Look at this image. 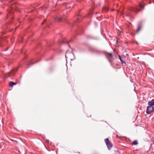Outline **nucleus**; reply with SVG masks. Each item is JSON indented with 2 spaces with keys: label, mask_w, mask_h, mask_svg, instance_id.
<instances>
[{
  "label": "nucleus",
  "mask_w": 154,
  "mask_h": 154,
  "mask_svg": "<svg viewBox=\"0 0 154 154\" xmlns=\"http://www.w3.org/2000/svg\"><path fill=\"white\" fill-rule=\"evenodd\" d=\"M12 8H14V7L13 6H12Z\"/></svg>",
  "instance_id": "nucleus-20"
},
{
  "label": "nucleus",
  "mask_w": 154,
  "mask_h": 154,
  "mask_svg": "<svg viewBox=\"0 0 154 154\" xmlns=\"http://www.w3.org/2000/svg\"><path fill=\"white\" fill-rule=\"evenodd\" d=\"M55 21H57L58 22H60V21H61L63 20V19L62 17H57L55 18Z\"/></svg>",
  "instance_id": "nucleus-5"
},
{
  "label": "nucleus",
  "mask_w": 154,
  "mask_h": 154,
  "mask_svg": "<svg viewBox=\"0 0 154 154\" xmlns=\"http://www.w3.org/2000/svg\"><path fill=\"white\" fill-rule=\"evenodd\" d=\"M17 84L16 82H9V84L11 86H12L14 85H16Z\"/></svg>",
  "instance_id": "nucleus-8"
},
{
  "label": "nucleus",
  "mask_w": 154,
  "mask_h": 154,
  "mask_svg": "<svg viewBox=\"0 0 154 154\" xmlns=\"http://www.w3.org/2000/svg\"><path fill=\"white\" fill-rule=\"evenodd\" d=\"M17 71V70L15 69H12L11 70L10 72L7 74V76L9 77L10 75V74H12L13 75L14 74V73L16 72Z\"/></svg>",
  "instance_id": "nucleus-4"
},
{
  "label": "nucleus",
  "mask_w": 154,
  "mask_h": 154,
  "mask_svg": "<svg viewBox=\"0 0 154 154\" xmlns=\"http://www.w3.org/2000/svg\"><path fill=\"white\" fill-rule=\"evenodd\" d=\"M122 63H125V62H124V61H122V62H121Z\"/></svg>",
  "instance_id": "nucleus-19"
},
{
  "label": "nucleus",
  "mask_w": 154,
  "mask_h": 154,
  "mask_svg": "<svg viewBox=\"0 0 154 154\" xmlns=\"http://www.w3.org/2000/svg\"><path fill=\"white\" fill-rule=\"evenodd\" d=\"M17 28V27H16V28L15 29H16V28Z\"/></svg>",
  "instance_id": "nucleus-22"
},
{
  "label": "nucleus",
  "mask_w": 154,
  "mask_h": 154,
  "mask_svg": "<svg viewBox=\"0 0 154 154\" xmlns=\"http://www.w3.org/2000/svg\"><path fill=\"white\" fill-rule=\"evenodd\" d=\"M68 42V41H66V40H65V41H63V43H65V42Z\"/></svg>",
  "instance_id": "nucleus-15"
},
{
  "label": "nucleus",
  "mask_w": 154,
  "mask_h": 154,
  "mask_svg": "<svg viewBox=\"0 0 154 154\" xmlns=\"http://www.w3.org/2000/svg\"><path fill=\"white\" fill-rule=\"evenodd\" d=\"M140 29H141L140 26H138L137 29V32H138L139 31Z\"/></svg>",
  "instance_id": "nucleus-13"
},
{
  "label": "nucleus",
  "mask_w": 154,
  "mask_h": 154,
  "mask_svg": "<svg viewBox=\"0 0 154 154\" xmlns=\"http://www.w3.org/2000/svg\"><path fill=\"white\" fill-rule=\"evenodd\" d=\"M8 12L9 13V14H10L13 13L12 12H11V11H8Z\"/></svg>",
  "instance_id": "nucleus-16"
},
{
  "label": "nucleus",
  "mask_w": 154,
  "mask_h": 154,
  "mask_svg": "<svg viewBox=\"0 0 154 154\" xmlns=\"http://www.w3.org/2000/svg\"><path fill=\"white\" fill-rule=\"evenodd\" d=\"M3 41V39L1 38L0 39V47L2 46L3 45L2 44V43Z\"/></svg>",
  "instance_id": "nucleus-12"
},
{
  "label": "nucleus",
  "mask_w": 154,
  "mask_h": 154,
  "mask_svg": "<svg viewBox=\"0 0 154 154\" xmlns=\"http://www.w3.org/2000/svg\"><path fill=\"white\" fill-rule=\"evenodd\" d=\"M105 141L108 148L109 150H110L112 147V144L110 142L108 138H106L105 140Z\"/></svg>",
  "instance_id": "nucleus-2"
},
{
  "label": "nucleus",
  "mask_w": 154,
  "mask_h": 154,
  "mask_svg": "<svg viewBox=\"0 0 154 154\" xmlns=\"http://www.w3.org/2000/svg\"><path fill=\"white\" fill-rule=\"evenodd\" d=\"M138 143L137 140H134L132 143V145H136Z\"/></svg>",
  "instance_id": "nucleus-11"
},
{
  "label": "nucleus",
  "mask_w": 154,
  "mask_h": 154,
  "mask_svg": "<svg viewBox=\"0 0 154 154\" xmlns=\"http://www.w3.org/2000/svg\"><path fill=\"white\" fill-rule=\"evenodd\" d=\"M106 56L109 59H112V55L111 54L109 53H107V54H106Z\"/></svg>",
  "instance_id": "nucleus-7"
},
{
  "label": "nucleus",
  "mask_w": 154,
  "mask_h": 154,
  "mask_svg": "<svg viewBox=\"0 0 154 154\" xmlns=\"http://www.w3.org/2000/svg\"><path fill=\"white\" fill-rule=\"evenodd\" d=\"M144 5H143L141 4H140L139 5V6L141 9H143L144 8Z\"/></svg>",
  "instance_id": "nucleus-9"
},
{
  "label": "nucleus",
  "mask_w": 154,
  "mask_h": 154,
  "mask_svg": "<svg viewBox=\"0 0 154 154\" xmlns=\"http://www.w3.org/2000/svg\"><path fill=\"white\" fill-rule=\"evenodd\" d=\"M148 104L151 106L154 107V99H152L151 101L148 102Z\"/></svg>",
  "instance_id": "nucleus-6"
},
{
  "label": "nucleus",
  "mask_w": 154,
  "mask_h": 154,
  "mask_svg": "<svg viewBox=\"0 0 154 154\" xmlns=\"http://www.w3.org/2000/svg\"><path fill=\"white\" fill-rule=\"evenodd\" d=\"M108 8L107 7H104L103 8L102 10L103 11H108Z\"/></svg>",
  "instance_id": "nucleus-10"
},
{
  "label": "nucleus",
  "mask_w": 154,
  "mask_h": 154,
  "mask_svg": "<svg viewBox=\"0 0 154 154\" xmlns=\"http://www.w3.org/2000/svg\"><path fill=\"white\" fill-rule=\"evenodd\" d=\"M130 10L137 13L138 11H141V10L138 9L137 8L131 7L129 8Z\"/></svg>",
  "instance_id": "nucleus-3"
},
{
  "label": "nucleus",
  "mask_w": 154,
  "mask_h": 154,
  "mask_svg": "<svg viewBox=\"0 0 154 154\" xmlns=\"http://www.w3.org/2000/svg\"><path fill=\"white\" fill-rule=\"evenodd\" d=\"M119 59L120 60V61H121V62H122V60L121 59L120 56L119 55Z\"/></svg>",
  "instance_id": "nucleus-14"
},
{
  "label": "nucleus",
  "mask_w": 154,
  "mask_h": 154,
  "mask_svg": "<svg viewBox=\"0 0 154 154\" xmlns=\"http://www.w3.org/2000/svg\"><path fill=\"white\" fill-rule=\"evenodd\" d=\"M79 0H77V2H79Z\"/></svg>",
  "instance_id": "nucleus-21"
},
{
  "label": "nucleus",
  "mask_w": 154,
  "mask_h": 154,
  "mask_svg": "<svg viewBox=\"0 0 154 154\" xmlns=\"http://www.w3.org/2000/svg\"><path fill=\"white\" fill-rule=\"evenodd\" d=\"M46 142H47V143H49V140H46Z\"/></svg>",
  "instance_id": "nucleus-18"
},
{
  "label": "nucleus",
  "mask_w": 154,
  "mask_h": 154,
  "mask_svg": "<svg viewBox=\"0 0 154 154\" xmlns=\"http://www.w3.org/2000/svg\"><path fill=\"white\" fill-rule=\"evenodd\" d=\"M46 21V20L45 19V20H44V21L42 23V24H43L44 22Z\"/></svg>",
  "instance_id": "nucleus-17"
},
{
  "label": "nucleus",
  "mask_w": 154,
  "mask_h": 154,
  "mask_svg": "<svg viewBox=\"0 0 154 154\" xmlns=\"http://www.w3.org/2000/svg\"><path fill=\"white\" fill-rule=\"evenodd\" d=\"M154 112V107L149 106L147 107L146 113L147 114H150L152 112Z\"/></svg>",
  "instance_id": "nucleus-1"
}]
</instances>
